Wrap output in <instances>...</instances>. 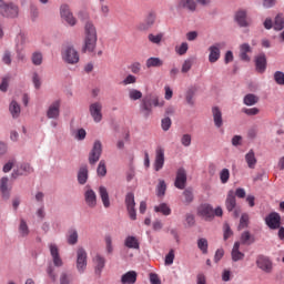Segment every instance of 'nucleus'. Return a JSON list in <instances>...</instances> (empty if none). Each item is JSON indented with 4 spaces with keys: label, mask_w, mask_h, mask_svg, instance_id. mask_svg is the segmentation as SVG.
<instances>
[{
    "label": "nucleus",
    "mask_w": 284,
    "mask_h": 284,
    "mask_svg": "<svg viewBox=\"0 0 284 284\" xmlns=\"http://www.w3.org/2000/svg\"><path fill=\"white\" fill-rule=\"evenodd\" d=\"M97 27L91 21H88L84 24V45L83 52H94L97 50Z\"/></svg>",
    "instance_id": "nucleus-1"
},
{
    "label": "nucleus",
    "mask_w": 284,
    "mask_h": 284,
    "mask_svg": "<svg viewBox=\"0 0 284 284\" xmlns=\"http://www.w3.org/2000/svg\"><path fill=\"white\" fill-rule=\"evenodd\" d=\"M163 105L164 102L159 99V95L149 94L141 101V108L144 112V116H150L152 114V108H163Z\"/></svg>",
    "instance_id": "nucleus-2"
},
{
    "label": "nucleus",
    "mask_w": 284,
    "mask_h": 284,
    "mask_svg": "<svg viewBox=\"0 0 284 284\" xmlns=\"http://www.w3.org/2000/svg\"><path fill=\"white\" fill-rule=\"evenodd\" d=\"M255 263L258 270H261L265 274H272V272H274V262L267 255H257Z\"/></svg>",
    "instance_id": "nucleus-3"
},
{
    "label": "nucleus",
    "mask_w": 284,
    "mask_h": 284,
    "mask_svg": "<svg viewBox=\"0 0 284 284\" xmlns=\"http://www.w3.org/2000/svg\"><path fill=\"white\" fill-rule=\"evenodd\" d=\"M61 54L63 62L70 65H74L79 61V51L72 45L64 47Z\"/></svg>",
    "instance_id": "nucleus-4"
},
{
    "label": "nucleus",
    "mask_w": 284,
    "mask_h": 284,
    "mask_svg": "<svg viewBox=\"0 0 284 284\" xmlns=\"http://www.w3.org/2000/svg\"><path fill=\"white\" fill-rule=\"evenodd\" d=\"M0 14H2V17L14 19L19 17V7L12 3L8 4L3 0H0Z\"/></svg>",
    "instance_id": "nucleus-5"
},
{
    "label": "nucleus",
    "mask_w": 284,
    "mask_h": 284,
    "mask_svg": "<svg viewBox=\"0 0 284 284\" xmlns=\"http://www.w3.org/2000/svg\"><path fill=\"white\" fill-rule=\"evenodd\" d=\"M102 152H103V145L101 144V141L97 140L93 143V148L91 152L89 153L90 165H94L98 163L99 159H101Z\"/></svg>",
    "instance_id": "nucleus-6"
},
{
    "label": "nucleus",
    "mask_w": 284,
    "mask_h": 284,
    "mask_svg": "<svg viewBox=\"0 0 284 284\" xmlns=\"http://www.w3.org/2000/svg\"><path fill=\"white\" fill-rule=\"evenodd\" d=\"M60 16L68 26L74 27L77 26V18H74V14H72V11L70 10V6L62 4L60 7Z\"/></svg>",
    "instance_id": "nucleus-7"
},
{
    "label": "nucleus",
    "mask_w": 284,
    "mask_h": 284,
    "mask_svg": "<svg viewBox=\"0 0 284 284\" xmlns=\"http://www.w3.org/2000/svg\"><path fill=\"white\" fill-rule=\"evenodd\" d=\"M77 270L80 274L85 272V267H88V253L83 248H78L77 251Z\"/></svg>",
    "instance_id": "nucleus-8"
},
{
    "label": "nucleus",
    "mask_w": 284,
    "mask_h": 284,
    "mask_svg": "<svg viewBox=\"0 0 284 284\" xmlns=\"http://www.w3.org/2000/svg\"><path fill=\"white\" fill-rule=\"evenodd\" d=\"M103 104L101 102H94L90 104L89 112L94 121V123H101L103 121Z\"/></svg>",
    "instance_id": "nucleus-9"
},
{
    "label": "nucleus",
    "mask_w": 284,
    "mask_h": 284,
    "mask_svg": "<svg viewBox=\"0 0 284 284\" xmlns=\"http://www.w3.org/2000/svg\"><path fill=\"white\" fill-rule=\"evenodd\" d=\"M125 205L129 212L131 221H136V210L134 209L136 202H134V193H128L125 196Z\"/></svg>",
    "instance_id": "nucleus-10"
},
{
    "label": "nucleus",
    "mask_w": 284,
    "mask_h": 284,
    "mask_svg": "<svg viewBox=\"0 0 284 284\" xmlns=\"http://www.w3.org/2000/svg\"><path fill=\"white\" fill-rule=\"evenodd\" d=\"M265 223L270 230H278L281 227V214L276 212L270 213L265 217Z\"/></svg>",
    "instance_id": "nucleus-11"
},
{
    "label": "nucleus",
    "mask_w": 284,
    "mask_h": 284,
    "mask_svg": "<svg viewBox=\"0 0 284 284\" xmlns=\"http://www.w3.org/2000/svg\"><path fill=\"white\" fill-rule=\"evenodd\" d=\"M163 165H165V150L161 146H158L155 150V161H154L155 172L163 170Z\"/></svg>",
    "instance_id": "nucleus-12"
},
{
    "label": "nucleus",
    "mask_w": 284,
    "mask_h": 284,
    "mask_svg": "<svg viewBox=\"0 0 284 284\" xmlns=\"http://www.w3.org/2000/svg\"><path fill=\"white\" fill-rule=\"evenodd\" d=\"M187 183V173L185 172V169L181 168L176 172V179L174 182L175 187L178 190H185V185Z\"/></svg>",
    "instance_id": "nucleus-13"
},
{
    "label": "nucleus",
    "mask_w": 284,
    "mask_h": 284,
    "mask_svg": "<svg viewBox=\"0 0 284 284\" xmlns=\"http://www.w3.org/2000/svg\"><path fill=\"white\" fill-rule=\"evenodd\" d=\"M197 214L204 219V221H212L214 219V209L210 204H202L197 209Z\"/></svg>",
    "instance_id": "nucleus-14"
},
{
    "label": "nucleus",
    "mask_w": 284,
    "mask_h": 284,
    "mask_svg": "<svg viewBox=\"0 0 284 284\" xmlns=\"http://www.w3.org/2000/svg\"><path fill=\"white\" fill-rule=\"evenodd\" d=\"M49 250L52 256L53 265L55 267H63V260L59 254V246H57V244H49Z\"/></svg>",
    "instance_id": "nucleus-15"
},
{
    "label": "nucleus",
    "mask_w": 284,
    "mask_h": 284,
    "mask_svg": "<svg viewBox=\"0 0 284 284\" xmlns=\"http://www.w3.org/2000/svg\"><path fill=\"white\" fill-rule=\"evenodd\" d=\"M61 114V101L55 100L53 103L49 105L47 110V116L49 119H59Z\"/></svg>",
    "instance_id": "nucleus-16"
},
{
    "label": "nucleus",
    "mask_w": 284,
    "mask_h": 284,
    "mask_svg": "<svg viewBox=\"0 0 284 284\" xmlns=\"http://www.w3.org/2000/svg\"><path fill=\"white\" fill-rule=\"evenodd\" d=\"M154 23H156V12L151 11L148 13L144 22L139 24L138 29L142 31L150 30Z\"/></svg>",
    "instance_id": "nucleus-17"
},
{
    "label": "nucleus",
    "mask_w": 284,
    "mask_h": 284,
    "mask_svg": "<svg viewBox=\"0 0 284 284\" xmlns=\"http://www.w3.org/2000/svg\"><path fill=\"white\" fill-rule=\"evenodd\" d=\"M178 8L180 10H190V12L196 11V1L194 0H178Z\"/></svg>",
    "instance_id": "nucleus-18"
},
{
    "label": "nucleus",
    "mask_w": 284,
    "mask_h": 284,
    "mask_svg": "<svg viewBox=\"0 0 284 284\" xmlns=\"http://www.w3.org/2000/svg\"><path fill=\"white\" fill-rule=\"evenodd\" d=\"M84 201L89 207H97V193L92 189L84 192Z\"/></svg>",
    "instance_id": "nucleus-19"
},
{
    "label": "nucleus",
    "mask_w": 284,
    "mask_h": 284,
    "mask_svg": "<svg viewBox=\"0 0 284 284\" xmlns=\"http://www.w3.org/2000/svg\"><path fill=\"white\" fill-rule=\"evenodd\" d=\"M240 247H241V242H235L231 253L232 261H234V263L239 261H243L245 258V253L240 252Z\"/></svg>",
    "instance_id": "nucleus-20"
},
{
    "label": "nucleus",
    "mask_w": 284,
    "mask_h": 284,
    "mask_svg": "<svg viewBox=\"0 0 284 284\" xmlns=\"http://www.w3.org/2000/svg\"><path fill=\"white\" fill-rule=\"evenodd\" d=\"M209 61L210 63H216L221 59V49L220 44H215L209 48Z\"/></svg>",
    "instance_id": "nucleus-21"
},
{
    "label": "nucleus",
    "mask_w": 284,
    "mask_h": 284,
    "mask_svg": "<svg viewBox=\"0 0 284 284\" xmlns=\"http://www.w3.org/2000/svg\"><path fill=\"white\" fill-rule=\"evenodd\" d=\"M235 21L241 28H247L250 22L247 21V12L245 10H240L235 14Z\"/></svg>",
    "instance_id": "nucleus-22"
},
{
    "label": "nucleus",
    "mask_w": 284,
    "mask_h": 284,
    "mask_svg": "<svg viewBox=\"0 0 284 284\" xmlns=\"http://www.w3.org/2000/svg\"><path fill=\"white\" fill-rule=\"evenodd\" d=\"M212 114L215 128H223V112H221V109L214 106L212 109Z\"/></svg>",
    "instance_id": "nucleus-23"
},
{
    "label": "nucleus",
    "mask_w": 284,
    "mask_h": 284,
    "mask_svg": "<svg viewBox=\"0 0 284 284\" xmlns=\"http://www.w3.org/2000/svg\"><path fill=\"white\" fill-rule=\"evenodd\" d=\"M225 206L229 212H232L234 207H236V196L234 195V191H229Z\"/></svg>",
    "instance_id": "nucleus-24"
},
{
    "label": "nucleus",
    "mask_w": 284,
    "mask_h": 284,
    "mask_svg": "<svg viewBox=\"0 0 284 284\" xmlns=\"http://www.w3.org/2000/svg\"><path fill=\"white\" fill-rule=\"evenodd\" d=\"M255 65L257 72H265V69L267 68V59L265 58V54L262 53L255 59Z\"/></svg>",
    "instance_id": "nucleus-25"
},
{
    "label": "nucleus",
    "mask_w": 284,
    "mask_h": 284,
    "mask_svg": "<svg viewBox=\"0 0 284 284\" xmlns=\"http://www.w3.org/2000/svg\"><path fill=\"white\" fill-rule=\"evenodd\" d=\"M9 180L8 178H2L0 180V192L2 194V197L8 201L10 199V189L8 187Z\"/></svg>",
    "instance_id": "nucleus-26"
},
{
    "label": "nucleus",
    "mask_w": 284,
    "mask_h": 284,
    "mask_svg": "<svg viewBox=\"0 0 284 284\" xmlns=\"http://www.w3.org/2000/svg\"><path fill=\"white\" fill-rule=\"evenodd\" d=\"M252 52V47L248 43H243L240 45V59L242 61H250V55L247 53Z\"/></svg>",
    "instance_id": "nucleus-27"
},
{
    "label": "nucleus",
    "mask_w": 284,
    "mask_h": 284,
    "mask_svg": "<svg viewBox=\"0 0 284 284\" xmlns=\"http://www.w3.org/2000/svg\"><path fill=\"white\" fill-rule=\"evenodd\" d=\"M99 195L103 203V206L110 207V194L108 193V189H105V186L99 187Z\"/></svg>",
    "instance_id": "nucleus-28"
},
{
    "label": "nucleus",
    "mask_w": 284,
    "mask_h": 284,
    "mask_svg": "<svg viewBox=\"0 0 284 284\" xmlns=\"http://www.w3.org/2000/svg\"><path fill=\"white\" fill-rule=\"evenodd\" d=\"M9 112L12 115L13 119H19L21 114V105L18 104L17 101H11L9 105Z\"/></svg>",
    "instance_id": "nucleus-29"
},
{
    "label": "nucleus",
    "mask_w": 284,
    "mask_h": 284,
    "mask_svg": "<svg viewBox=\"0 0 284 284\" xmlns=\"http://www.w3.org/2000/svg\"><path fill=\"white\" fill-rule=\"evenodd\" d=\"M121 282L123 284H135L136 283V272L130 271L122 275Z\"/></svg>",
    "instance_id": "nucleus-30"
},
{
    "label": "nucleus",
    "mask_w": 284,
    "mask_h": 284,
    "mask_svg": "<svg viewBox=\"0 0 284 284\" xmlns=\"http://www.w3.org/2000/svg\"><path fill=\"white\" fill-rule=\"evenodd\" d=\"M78 183L85 185L88 183V166H81L78 172Z\"/></svg>",
    "instance_id": "nucleus-31"
},
{
    "label": "nucleus",
    "mask_w": 284,
    "mask_h": 284,
    "mask_svg": "<svg viewBox=\"0 0 284 284\" xmlns=\"http://www.w3.org/2000/svg\"><path fill=\"white\" fill-rule=\"evenodd\" d=\"M94 263H95V273L101 274V272H103V267H105V257L101 255H95Z\"/></svg>",
    "instance_id": "nucleus-32"
},
{
    "label": "nucleus",
    "mask_w": 284,
    "mask_h": 284,
    "mask_svg": "<svg viewBox=\"0 0 284 284\" xmlns=\"http://www.w3.org/2000/svg\"><path fill=\"white\" fill-rule=\"evenodd\" d=\"M245 161L251 170H254V168H256V155L254 154V150H251L246 153Z\"/></svg>",
    "instance_id": "nucleus-33"
},
{
    "label": "nucleus",
    "mask_w": 284,
    "mask_h": 284,
    "mask_svg": "<svg viewBox=\"0 0 284 284\" xmlns=\"http://www.w3.org/2000/svg\"><path fill=\"white\" fill-rule=\"evenodd\" d=\"M125 247H129V250H139V240L134 236H128L124 241Z\"/></svg>",
    "instance_id": "nucleus-34"
},
{
    "label": "nucleus",
    "mask_w": 284,
    "mask_h": 284,
    "mask_svg": "<svg viewBox=\"0 0 284 284\" xmlns=\"http://www.w3.org/2000/svg\"><path fill=\"white\" fill-rule=\"evenodd\" d=\"M254 241H256V240L254 239V235H252L250 233V231H245L244 233H242V235H241L242 245H252V243H254Z\"/></svg>",
    "instance_id": "nucleus-35"
},
{
    "label": "nucleus",
    "mask_w": 284,
    "mask_h": 284,
    "mask_svg": "<svg viewBox=\"0 0 284 284\" xmlns=\"http://www.w3.org/2000/svg\"><path fill=\"white\" fill-rule=\"evenodd\" d=\"M146 68H161L163 65V60L161 58H149L145 63Z\"/></svg>",
    "instance_id": "nucleus-36"
},
{
    "label": "nucleus",
    "mask_w": 284,
    "mask_h": 284,
    "mask_svg": "<svg viewBox=\"0 0 284 284\" xmlns=\"http://www.w3.org/2000/svg\"><path fill=\"white\" fill-rule=\"evenodd\" d=\"M163 32H160L158 34H154V33H150L148 36V39L150 41V43H153L154 45H161V42L163 41Z\"/></svg>",
    "instance_id": "nucleus-37"
},
{
    "label": "nucleus",
    "mask_w": 284,
    "mask_h": 284,
    "mask_svg": "<svg viewBox=\"0 0 284 284\" xmlns=\"http://www.w3.org/2000/svg\"><path fill=\"white\" fill-rule=\"evenodd\" d=\"M154 212H160L164 216H170V214H172V209H170L168 204L161 203L154 207Z\"/></svg>",
    "instance_id": "nucleus-38"
},
{
    "label": "nucleus",
    "mask_w": 284,
    "mask_h": 284,
    "mask_svg": "<svg viewBox=\"0 0 284 284\" xmlns=\"http://www.w3.org/2000/svg\"><path fill=\"white\" fill-rule=\"evenodd\" d=\"M67 241H68L69 245H77V243H79V233L77 232V230L69 231Z\"/></svg>",
    "instance_id": "nucleus-39"
},
{
    "label": "nucleus",
    "mask_w": 284,
    "mask_h": 284,
    "mask_svg": "<svg viewBox=\"0 0 284 284\" xmlns=\"http://www.w3.org/2000/svg\"><path fill=\"white\" fill-rule=\"evenodd\" d=\"M274 30L281 31L284 28V16L283 13H278L275 17L274 23H273Z\"/></svg>",
    "instance_id": "nucleus-40"
},
{
    "label": "nucleus",
    "mask_w": 284,
    "mask_h": 284,
    "mask_svg": "<svg viewBox=\"0 0 284 284\" xmlns=\"http://www.w3.org/2000/svg\"><path fill=\"white\" fill-rule=\"evenodd\" d=\"M258 103V97L248 93L244 97V105H256Z\"/></svg>",
    "instance_id": "nucleus-41"
},
{
    "label": "nucleus",
    "mask_w": 284,
    "mask_h": 284,
    "mask_svg": "<svg viewBox=\"0 0 284 284\" xmlns=\"http://www.w3.org/2000/svg\"><path fill=\"white\" fill-rule=\"evenodd\" d=\"M129 99L131 101H139V99H143V93L136 89L129 90Z\"/></svg>",
    "instance_id": "nucleus-42"
},
{
    "label": "nucleus",
    "mask_w": 284,
    "mask_h": 284,
    "mask_svg": "<svg viewBox=\"0 0 284 284\" xmlns=\"http://www.w3.org/2000/svg\"><path fill=\"white\" fill-rule=\"evenodd\" d=\"M31 61L33 65H41L43 63V53L42 52H33L31 57Z\"/></svg>",
    "instance_id": "nucleus-43"
},
{
    "label": "nucleus",
    "mask_w": 284,
    "mask_h": 284,
    "mask_svg": "<svg viewBox=\"0 0 284 284\" xmlns=\"http://www.w3.org/2000/svg\"><path fill=\"white\" fill-rule=\"evenodd\" d=\"M197 247L202 252V254H207V247H209L207 240L204 237L199 239Z\"/></svg>",
    "instance_id": "nucleus-44"
},
{
    "label": "nucleus",
    "mask_w": 284,
    "mask_h": 284,
    "mask_svg": "<svg viewBox=\"0 0 284 284\" xmlns=\"http://www.w3.org/2000/svg\"><path fill=\"white\" fill-rule=\"evenodd\" d=\"M166 190H168V185L165 184V181L160 180L156 186L158 196H165Z\"/></svg>",
    "instance_id": "nucleus-45"
},
{
    "label": "nucleus",
    "mask_w": 284,
    "mask_h": 284,
    "mask_svg": "<svg viewBox=\"0 0 284 284\" xmlns=\"http://www.w3.org/2000/svg\"><path fill=\"white\" fill-rule=\"evenodd\" d=\"M250 223V215L247 213L242 214L240 219L239 230H245Z\"/></svg>",
    "instance_id": "nucleus-46"
},
{
    "label": "nucleus",
    "mask_w": 284,
    "mask_h": 284,
    "mask_svg": "<svg viewBox=\"0 0 284 284\" xmlns=\"http://www.w3.org/2000/svg\"><path fill=\"white\" fill-rule=\"evenodd\" d=\"M97 172L98 176H105L108 174V168L105 166L104 160L100 161Z\"/></svg>",
    "instance_id": "nucleus-47"
},
{
    "label": "nucleus",
    "mask_w": 284,
    "mask_h": 284,
    "mask_svg": "<svg viewBox=\"0 0 284 284\" xmlns=\"http://www.w3.org/2000/svg\"><path fill=\"white\" fill-rule=\"evenodd\" d=\"M87 134L85 129H78L75 132H73V136L77 139V141H83Z\"/></svg>",
    "instance_id": "nucleus-48"
},
{
    "label": "nucleus",
    "mask_w": 284,
    "mask_h": 284,
    "mask_svg": "<svg viewBox=\"0 0 284 284\" xmlns=\"http://www.w3.org/2000/svg\"><path fill=\"white\" fill-rule=\"evenodd\" d=\"M220 180H221V183H223V184H225V183H227V181H230V170L229 169H223L220 172Z\"/></svg>",
    "instance_id": "nucleus-49"
},
{
    "label": "nucleus",
    "mask_w": 284,
    "mask_h": 284,
    "mask_svg": "<svg viewBox=\"0 0 284 284\" xmlns=\"http://www.w3.org/2000/svg\"><path fill=\"white\" fill-rule=\"evenodd\" d=\"M19 232H20V234H22V236H28V234H30L28 224L26 223L24 220L20 221Z\"/></svg>",
    "instance_id": "nucleus-50"
},
{
    "label": "nucleus",
    "mask_w": 284,
    "mask_h": 284,
    "mask_svg": "<svg viewBox=\"0 0 284 284\" xmlns=\"http://www.w3.org/2000/svg\"><path fill=\"white\" fill-rule=\"evenodd\" d=\"M274 81L277 85H284V73L283 71H276L274 73Z\"/></svg>",
    "instance_id": "nucleus-51"
},
{
    "label": "nucleus",
    "mask_w": 284,
    "mask_h": 284,
    "mask_svg": "<svg viewBox=\"0 0 284 284\" xmlns=\"http://www.w3.org/2000/svg\"><path fill=\"white\" fill-rule=\"evenodd\" d=\"M183 196H184L185 203H192V201H194V194L192 193V190H190V189L184 190Z\"/></svg>",
    "instance_id": "nucleus-52"
},
{
    "label": "nucleus",
    "mask_w": 284,
    "mask_h": 284,
    "mask_svg": "<svg viewBox=\"0 0 284 284\" xmlns=\"http://www.w3.org/2000/svg\"><path fill=\"white\" fill-rule=\"evenodd\" d=\"M181 143L184 145V148H190L192 145V135L184 134L181 138Z\"/></svg>",
    "instance_id": "nucleus-53"
},
{
    "label": "nucleus",
    "mask_w": 284,
    "mask_h": 284,
    "mask_svg": "<svg viewBox=\"0 0 284 284\" xmlns=\"http://www.w3.org/2000/svg\"><path fill=\"white\" fill-rule=\"evenodd\" d=\"M72 283V274L62 273L60 275V284H70Z\"/></svg>",
    "instance_id": "nucleus-54"
},
{
    "label": "nucleus",
    "mask_w": 284,
    "mask_h": 284,
    "mask_svg": "<svg viewBox=\"0 0 284 284\" xmlns=\"http://www.w3.org/2000/svg\"><path fill=\"white\" fill-rule=\"evenodd\" d=\"M136 83V77L133 74L126 75V78L122 81V85H132Z\"/></svg>",
    "instance_id": "nucleus-55"
},
{
    "label": "nucleus",
    "mask_w": 284,
    "mask_h": 284,
    "mask_svg": "<svg viewBox=\"0 0 284 284\" xmlns=\"http://www.w3.org/2000/svg\"><path fill=\"white\" fill-rule=\"evenodd\" d=\"M190 70H192V60L189 59L183 62L181 72L185 74L190 72Z\"/></svg>",
    "instance_id": "nucleus-56"
},
{
    "label": "nucleus",
    "mask_w": 284,
    "mask_h": 284,
    "mask_svg": "<svg viewBox=\"0 0 284 284\" xmlns=\"http://www.w3.org/2000/svg\"><path fill=\"white\" fill-rule=\"evenodd\" d=\"M165 265H172L174 263V250L171 248L170 252L165 256L164 261Z\"/></svg>",
    "instance_id": "nucleus-57"
},
{
    "label": "nucleus",
    "mask_w": 284,
    "mask_h": 284,
    "mask_svg": "<svg viewBox=\"0 0 284 284\" xmlns=\"http://www.w3.org/2000/svg\"><path fill=\"white\" fill-rule=\"evenodd\" d=\"M223 230H224V241H227V239H230V236H232L234 232H232V229L227 223L224 224Z\"/></svg>",
    "instance_id": "nucleus-58"
},
{
    "label": "nucleus",
    "mask_w": 284,
    "mask_h": 284,
    "mask_svg": "<svg viewBox=\"0 0 284 284\" xmlns=\"http://www.w3.org/2000/svg\"><path fill=\"white\" fill-rule=\"evenodd\" d=\"M170 128H172V120L170 118L162 119V130H164V132H168Z\"/></svg>",
    "instance_id": "nucleus-59"
},
{
    "label": "nucleus",
    "mask_w": 284,
    "mask_h": 284,
    "mask_svg": "<svg viewBox=\"0 0 284 284\" xmlns=\"http://www.w3.org/2000/svg\"><path fill=\"white\" fill-rule=\"evenodd\" d=\"M100 13L102 17H110V6L105 3L100 4Z\"/></svg>",
    "instance_id": "nucleus-60"
},
{
    "label": "nucleus",
    "mask_w": 284,
    "mask_h": 284,
    "mask_svg": "<svg viewBox=\"0 0 284 284\" xmlns=\"http://www.w3.org/2000/svg\"><path fill=\"white\" fill-rule=\"evenodd\" d=\"M244 114H247V116H256L261 110L258 108H251V109H243Z\"/></svg>",
    "instance_id": "nucleus-61"
},
{
    "label": "nucleus",
    "mask_w": 284,
    "mask_h": 284,
    "mask_svg": "<svg viewBox=\"0 0 284 284\" xmlns=\"http://www.w3.org/2000/svg\"><path fill=\"white\" fill-rule=\"evenodd\" d=\"M187 49H189L187 42H183L179 48H176V52L178 54L183 57V54L187 52Z\"/></svg>",
    "instance_id": "nucleus-62"
},
{
    "label": "nucleus",
    "mask_w": 284,
    "mask_h": 284,
    "mask_svg": "<svg viewBox=\"0 0 284 284\" xmlns=\"http://www.w3.org/2000/svg\"><path fill=\"white\" fill-rule=\"evenodd\" d=\"M32 81L36 90H39V88H41V78L39 77V73H33Z\"/></svg>",
    "instance_id": "nucleus-63"
},
{
    "label": "nucleus",
    "mask_w": 284,
    "mask_h": 284,
    "mask_svg": "<svg viewBox=\"0 0 284 284\" xmlns=\"http://www.w3.org/2000/svg\"><path fill=\"white\" fill-rule=\"evenodd\" d=\"M196 284H207V278L205 277V274H197Z\"/></svg>",
    "instance_id": "nucleus-64"
}]
</instances>
